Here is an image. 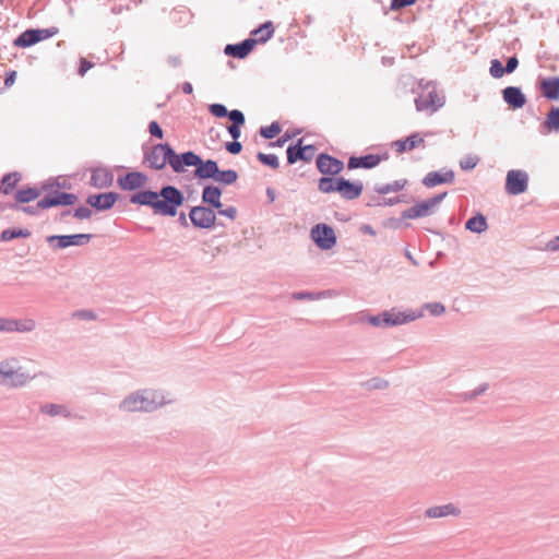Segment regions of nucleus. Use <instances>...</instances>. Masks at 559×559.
Wrapping results in <instances>:
<instances>
[{"mask_svg": "<svg viewBox=\"0 0 559 559\" xmlns=\"http://www.w3.org/2000/svg\"><path fill=\"white\" fill-rule=\"evenodd\" d=\"M130 202L150 206L155 215L174 217L183 204V193L175 186L166 185L159 191L142 190L130 197Z\"/></svg>", "mask_w": 559, "mask_h": 559, "instance_id": "1", "label": "nucleus"}, {"mask_svg": "<svg viewBox=\"0 0 559 559\" xmlns=\"http://www.w3.org/2000/svg\"><path fill=\"white\" fill-rule=\"evenodd\" d=\"M166 404L164 394L160 391L144 389L138 390L126 396L119 404L123 412H144L151 413Z\"/></svg>", "mask_w": 559, "mask_h": 559, "instance_id": "2", "label": "nucleus"}, {"mask_svg": "<svg viewBox=\"0 0 559 559\" xmlns=\"http://www.w3.org/2000/svg\"><path fill=\"white\" fill-rule=\"evenodd\" d=\"M37 374H31L20 364L17 357L11 356L0 360V385L10 389L26 386Z\"/></svg>", "mask_w": 559, "mask_h": 559, "instance_id": "3", "label": "nucleus"}, {"mask_svg": "<svg viewBox=\"0 0 559 559\" xmlns=\"http://www.w3.org/2000/svg\"><path fill=\"white\" fill-rule=\"evenodd\" d=\"M318 190L322 193L337 192L344 200L352 201L361 195L364 185L344 177H321L318 180Z\"/></svg>", "mask_w": 559, "mask_h": 559, "instance_id": "4", "label": "nucleus"}, {"mask_svg": "<svg viewBox=\"0 0 559 559\" xmlns=\"http://www.w3.org/2000/svg\"><path fill=\"white\" fill-rule=\"evenodd\" d=\"M39 206H46L47 210L56 206H69L78 202L79 198L74 193L59 191V178L51 177L41 181V194Z\"/></svg>", "mask_w": 559, "mask_h": 559, "instance_id": "5", "label": "nucleus"}, {"mask_svg": "<svg viewBox=\"0 0 559 559\" xmlns=\"http://www.w3.org/2000/svg\"><path fill=\"white\" fill-rule=\"evenodd\" d=\"M419 85L427 94L420 95L415 99L418 111L431 110V112H435L444 105V97L438 95L435 82L429 81L425 85L420 82Z\"/></svg>", "mask_w": 559, "mask_h": 559, "instance_id": "6", "label": "nucleus"}, {"mask_svg": "<svg viewBox=\"0 0 559 559\" xmlns=\"http://www.w3.org/2000/svg\"><path fill=\"white\" fill-rule=\"evenodd\" d=\"M310 234L313 242L321 250H330L336 245L335 231L328 224L319 223L314 225Z\"/></svg>", "mask_w": 559, "mask_h": 559, "instance_id": "7", "label": "nucleus"}, {"mask_svg": "<svg viewBox=\"0 0 559 559\" xmlns=\"http://www.w3.org/2000/svg\"><path fill=\"white\" fill-rule=\"evenodd\" d=\"M169 151H171L169 143L155 144L150 151L144 152V162L148 164L150 168L160 170L167 164L169 165Z\"/></svg>", "mask_w": 559, "mask_h": 559, "instance_id": "8", "label": "nucleus"}, {"mask_svg": "<svg viewBox=\"0 0 559 559\" xmlns=\"http://www.w3.org/2000/svg\"><path fill=\"white\" fill-rule=\"evenodd\" d=\"M189 219L194 227L209 229L215 225L216 213L210 206L197 205L191 207Z\"/></svg>", "mask_w": 559, "mask_h": 559, "instance_id": "9", "label": "nucleus"}, {"mask_svg": "<svg viewBox=\"0 0 559 559\" xmlns=\"http://www.w3.org/2000/svg\"><path fill=\"white\" fill-rule=\"evenodd\" d=\"M304 140L298 139L296 143L290 144L287 150V164L293 165L298 160L309 163L313 159L317 147L313 144L302 145Z\"/></svg>", "mask_w": 559, "mask_h": 559, "instance_id": "10", "label": "nucleus"}, {"mask_svg": "<svg viewBox=\"0 0 559 559\" xmlns=\"http://www.w3.org/2000/svg\"><path fill=\"white\" fill-rule=\"evenodd\" d=\"M528 187V175L524 170H509L506 178V191L510 195L524 193Z\"/></svg>", "mask_w": 559, "mask_h": 559, "instance_id": "11", "label": "nucleus"}, {"mask_svg": "<svg viewBox=\"0 0 559 559\" xmlns=\"http://www.w3.org/2000/svg\"><path fill=\"white\" fill-rule=\"evenodd\" d=\"M169 166L175 173L181 174L186 171V167H194L199 160V155L193 151H187L181 154H177L171 147L168 152Z\"/></svg>", "mask_w": 559, "mask_h": 559, "instance_id": "12", "label": "nucleus"}, {"mask_svg": "<svg viewBox=\"0 0 559 559\" xmlns=\"http://www.w3.org/2000/svg\"><path fill=\"white\" fill-rule=\"evenodd\" d=\"M316 165L323 177H335L344 169L343 160L328 153H320L317 156Z\"/></svg>", "mask_w": 559, "mask_h": 559, "instance_id": "13", "label": "nucleus"}, {"mask_svg": "<svg viewBox=\"0 0 559 559\" xmlns=\"http://www.w3.org/2000/svg\"><path fill=\"white\" fill-rule=\"evenodd\" d=\"M90 234L52 235L47 237V242L57 249H66L72 246H84L91 239Z\"/></svg>", "mask_w": 559, "mask_h": 559, "instance_id": "14", "label": "nucleus"}, {"mask_svg": "<svg viewBox=\"0 0 559 559\" xmlns=\"http://www.w3.org/2000/svg\"><path fill=\"white\" fill-rule=\"evenodd\" d=\"M388 158V153H384L382 155L367 154L362 156H350L347 162V168L349 170L357 168L371 169L378 166L382 160H386Z\"/></svg>", "mask_w": 559, "mask_h": 559, "instance_id": "15", "label": "nucleus"}, {"mask_svg": "<svg viewBox=\"0 0 559 559\" xmlns=\"http://www.w3.org/2000/svg\"><path fill=\"white\" fill-rule=\"evenodd\" d=\"M147 176L141 171H130L118 178V186L121 190L133 191L144 187Z\"/></svg>", "mask_w": 559, "mask_h": 559, "instance_id": "16", "label": "nucleus"}, {"mask_svg": "<svg viewBox=\"0 0 559 559\" xmlns=\"http://www.w3.org/2000/svg\"><path fill=\"white\" fill-rule=\"evenodd\" d=\"M257 40L249 37L240 43L226 45L224 52L229 57L243 59L253 50Z\"/></svg>", "mask_w": 559, "mask_h": 559, "instance_id": "17", "label": "nucleus"}, {"mask_svg": "<svg viewBox=\"0 0 559 559\" xmlns=\"http://www.w3.org/2000/svg\"><path fill=\"white\" fill-rule=\"evenodd\" d=\"M504 103L512 109H521L526 104V96L518 86H507L502 90Z\"/></svg>", "mask_w": 559, "mask_h": 559, "instance_id": "18", "label": "nucleus"}, {"mask_svg": "<svg viewBox=\"0 0 559 559\" xmlns=\"http://www.w3.org/2000/svg\"><path fill=\"white\" fill-rule=\"evenodd\" d=\"M218 164L214 159H202L201 156L194 169V177L201 180L215 179Z\"/></svg>", "mask_w": 559, "mask_h": 559, "instance_id": "19", "label": "nucleus"}, {"mask_svg": "<svg viewBox=\"0 0 559 559\" xmlns=\"http://www.w3.org/2000/svg\"><path fill=\"white\" fill-rule=\"evenodd\" d=\"M433 209L428 200L420 201L409 209L404 210L401 213L402 219H416L420 217L429 216L433 213Z\"/></svg>", "mask_w": 559, "mask_h": 559, "instance_id": "20", "label": "nucleus"}, {"mask_svg": "<svg viewBox=\"0 0 559 559\" xmlns=\"http://www.w3.org/2000/svg\"><path fill=\"white\" fill-rule=\"evenodd\" d=\"M222 189L218 186L207 185L202 190V203L207 204L210 207L219 210L223 204L221 202Z\"/></svg>", "mask_w": 559, "mask_h": 559, "instance_id": "21", "label": "nucleus"}, {"mask_svg": "<svg viewBox=\"0 0 559 559\" xmlns=\"http://www.w3.org/2000/svg\"><path fill=\"white\" fill-rule=\"evenodd\" d=\"M454 178V171L451 169L443 174L439 171H430L423 178L421 182L427 188H433L442 183H452Z\"/></svg>", "mask_w": 559, "mask_h": 559, "instance_id": "22", "label": "nucleus"}, {"mask_svg": "<svg viewBox=\"0 0 559 559\" xmlns=\"http://www.w3.org/2000/svg\"><path fill=\"white\" fill-rule=\"evenodd\" d=\"M461 510L453 503H447L442 506H433L425 511V516L429 519H440L445 516H459Z\"/></svg>", "mask_w": 559, "mask_h": 559, "instance_id": "23", "label": "nucleus"}, {"mask_svg": "<svg viewBox=\"0 0 559 559\" xmlns=\"http://www.w3.org/2000/svg\"><path fill=\"white\" fill-rule=\"evenodd\" d=\"M389 312L391 314L392 326H397L408 322H413L424 316L423 311H399L395 308H392L391 310H389Z\"/></svg>", "mask_w": 559, "mask_h": 559, "instance_id": "24", "label": "nucleus"}, {"mask_svg": "<svg viewBox=\"0 0 559 559\" xmlns=\"http://www.w3.org/2000/svg\"><path fill=\"white\" fill-rule=\"evenodd\" d=\"M40 413L50 417L61 416L67 419L75 418V415L64 404L45 403L40 406Z\"/></svg>", "mask_w": 559, "mask_h": 559, "instance_id": "25", "label": "nucleus"}, {"mask_svg": "<svg viewBox=\"0 0 559 559\" xmlns=\"http://www.w3.org/2000/svg\"><path fill=\"white\" fill-rule=\"evenodd\" d=\"M543 96L548 100H559V76L544 79L540 83Z\"/></svg>", "mask_w": 559, "mask_h": 559, "instance_id": "26", "label": "nucleus"}, {"mask_svg": "<svg viewBox=\"0 0 559 559\" xmlns=\"http://www.w3.org/2000/svg\"><path fill=\"white\" fill-rule=\"evenodd\" d=\"M423 143L424 139L420 136L418 132H415L403 140L394 141L392 143V146L395 148L397 153L401 154L405 151H412Z\"/></svg>", "mask_w": 559, "mask_h": 559, "instance_id": "27", "label": "nucleus"}, {"mask_svg": "<svg viewBox=\"0 0 559 559\" xmlns=\"http://www.w3.org/2000/svg\"><path fill=\"white\" fill-rule=\"evenodd\" d=\"M41 194V182L35 187H27L15 192L14 199L17 204H25L36 200Z\"/></svg>", "mask_w": 559, "mask_h": 559, "instance_id": "28", "label": "nucleus"}, {"mask_svg": "<svg viewBox=\"0 0 559 559\" xmlns=\"http://www.w3.org/2000/svg\"><path fill=\"white\" fill-rule=\"evenodd\" d=\"M273 34L274 25L271 21H266L250 33V38L257 40V44H264L273 36Z\"/></svg>", "mask_w": 559, "mask_h": 559, "instance_id": "29", "label": "nucleus"}, {"mask_svg": "<svg viewBox=\"0 0 559 559\" xmlns=\"http://www.w3.org/2000/svg\"><path fill=\"white\" fill-rule=\"evenodd\" d=\"M465 228L475 234H481L488 229L487 218L481 213H476L465 223Z\"/></svg>", "mask_w": 559, "mask_h": 559, "instance_id": "30", "label": "nucleus"}, {"mask_svg": "<svg viewBox=\"0 0 559 559\" xmlns=\"http://www.w3.org/2000/svg\"><path fill=\"white\" fill-rule=\"evenodd\" d=\"M37 43L36 28H27L13 40V45L20 48H28Z\"/></svg>", "mask_w": 559, "mask_h": 559, "instance_id": "31", "label": "nucleus"}, {"mask_svg": "<svg viewBox=\"0 0 559 559\" xmlns=\"http://www.w3.org/2000/svg\"><path fill=\"white\" fill-rule=\"evenodd\" d=\"M21 179L17 171L5 174L0 181V191L5 195L11 194Z\"/></svg>", "mask_w": 559, "mask_h": 559, "instance_id": "32", "label": "nucleus"}, {"mask_svg": "<svg viewBox=\"0 0 559 559\" xmlns=\"http://www.w3.org/2000/svg\"><path fill=\"white\" fill-rule=\"evenodd\" d=\"M407 185V180L406 179H399V180H394L393 182H390V183H384V185H376L374 186V191L378 193V194H388L390 192H397V191H401L405 188V186Z\"/></svg>", "mask_w": 559, "mask_h": 559, "instance_id": "33", "label": "nucleus"}, {"mask_svg": "<svg viewBox=\"0 0 559 559\" xmlns=\"http://www.w3.org/2000/svg\"><path fill=\"white\" fill-rule=\"evenodd\" d=\"M31 235L26 228H8L0 234V240L7 242L15 238H28Z\"/></svg>", "mask_w": 559, "mask_h": 559, "instance_id": "34", "label": "nucleus"}, {"mask_svg": "<svg viewBox=\"0 0 559 559\" xmlns=\"http://www.w3.org/2000/svg\"><path fill=\"white\" fill-rule=\"evenodd\" d=\"M238 179V173L234 169H226V170H221L219 167L217 168V171H216V178L214 179V181L221 183V185H224V186H229V185H233L237 181Z\"/></svg>", "mask_w": 559, "mask_h": 559, "instance_id": "35", "label": "nucleus"}, {"mask_svg": "<svg viewBox=\"0 0 559 559\" xmlns=\"http://www.w3.org/2000/svg\"><path fill=\"white\" fill-rule=\"evenodd\" d=\"M36 328V322L33 319L26 318L22 320L13 319V332L29 333Z\"/></svg>", "mask_w": 559, "mask_h": 559, "instance_id": "36", "label": "nucleus"}, {"mask_svg": "<svg viewBox=\"0 0 559 559\" xmlns=\"http://www.w3.org/2000/svg\"><path fill=\"white\" fill-rule=\"evenodd\" d=\"M331 296L329 290H323L319 293H312V292H295L293 293L292 297L295 300H319L321 298H325Z\"/></svg>", "mask_w": 559, "mask_h": 559, "instance_id": "37", "label": "nucleus"}, {"mask_svg": "<svg viewBox=\"0 0 559 559\" xmlns=\"http://www.w3.org/2000/svg\"><path fill=\"white\" fill-rule=\"evenodd\" d=\"M549 131H559V107H551L544 122Z\"/></svg>", "mask_w": 559, "mask_h": 559, "instance_id": "38", "label": "nucleus"}, {"mask_svg": "<svg viewBox=\"0 0 559 559\" xmlns=\"http://www.w3.org/2000/svg\"><path fill=\"white\" fill-rule=\"evenodd\" d=\"M487 390H488V384L481 383L480 385H478L476 389H474L472 391L460 393L457 395V399L460 402H471V401L475 400L477 396L485 393Z\"/></svg>", "mask_w": 559, "mask_h": 559, "instance_id": "39", "label": "nucleus"}, {"mask_svg": "<svg viewBox=\"0 0 559 559\" xmlns=\"http://www.w3.org/2000/svg\"><path fill=\"white\" fill-rule=\"evenodd\" d=\"M282 131L281 124L277 121L272 122L270 126L260 128V135L266 140L274 139Z\"/></svg>", "mask_w": 559, "mask_h": 559, "instance_id": "40", "label": "nucleus"}, {"mask_svg": "<svg viewBox=\"0 0 559 559\" xmlns=\"http://www.w3.org/2000/svg\"><path fill=\"white\" fill-rule=\"evenodd\" d=\"M257 158L260 163H262L265 166H269L273 169H277L280 166L278 157L275 154H265L262 152H259L257 154Z\"/></svg>", "mask_w": 559, "mask_h": 559, "instance_id": "41", "label": "nucleus"}, {"mask_svg": "<svg viewBox=\"0 0 559 559\" xmlns=\"http://www.w3.org/2000/svg\"><path fill=\"white\" fill-rule=\"evenodd\" d=\"M86 202L92 207L96 209L97 211H104L105 210V192L90 195L87 198Z\"/></svg>", "mask_w": 559, "mask_h": 559, "instance_id": "42", "label": "nucleus"}, {"mask_svg": "<svg viewBox=\"0 0 559 559\" xmlns=\"http://www.w3.org/2000/svg\"><path fill=\"white\" fill-rule=\"evenodd\" d=\"M423 309L427 310L433 317H439L445 312L444 305L439 301L427 302L423 306Z\"/></svg>", "mask_w": 559, "mask_h": 559, "instance_id": "43", "label": "nucleus"}, {"mask_svg": "<svg viewBox=\"0 0 559 559\" xmlns=\"http://www.w3.org/2000/svg\"><path fill=\"white\" fill-rule=\"evenodd\" d=\"M489 73L495 79H500L506 74V69L498 59L490 61Z\"/></svg>", "mask_w": 559, "mask_h": 559, "instance_id": "44", "label": "nucleus"}, {"mask_svg": "<svg viewBox=\"0 0 559 559\" xmlns=\"http://www.w3.org/2000/svg\"><path fill=\"white\" fill-rule=\"evenodd\" d=\"M90 183L97 188L105 187V169L97 168L93 171Z\"/></svg>", "mask_w": 559, "mask_h": 559, "instance_id": "45", "label": "nucleus"}, {"mask_svg": "<svg viewBox=\"0 0 559 559\" xmlns=\"http://www.w3.org/2000/svg\"><path fill=\"white\" fill-rule=\"evenodd\" d=\"M209 111L216 118H225L229 115V110L223 104L214 103L209 106Z\"/></svg>", "mask_w": 559, "mask_h": 559, "instance_id": "46", "label": "nucleus"}, {"mask_svg": "<svg viewBox=\"0 0 559 559\" xmlns=\"http://www.w3.org/2000/svg\"><path fill=\"white\" fill-rule=\"evenodd\" d=\"M41 210H47L46 206H39V201L35 204V205H23V204H19V209H16V211H21L27 215H31V216H38L39 215V212Z\"/></svg>", "mask_w": 559, "mask_h": 559, "instance_id": "47", "label": "nucleus"}, {"mask_svg": "<svg viewBox=\"0 0 559 559\" xmlns=\"http://www.w3.org/2000/svg\"><path fill=\"white\" fill-rule=\"evenodd\" d=\"M58 32H59V28L56 26L48 27V28H36L38 43L57 35Z\"/></svg>", "mask_w": 559, "mask_h": 559, "instance_id": "48", "label": "nucleus"}, {"mask_svg": "<svg viewBox=\"0 0 559 559\" xmlns=\"http://www.w3.org/2000/svg\"><path fill=\"white\" fill-rule=\"evenodd\" d=\"M479 162V158L474 155L465 156L460 160V167L462 170H472L474 169Z\"/></svg>", "mask_w": 559, "mask_h": 559, "instance_id": "49", "label": "nucleus"}, {"mask_svg": "<svg viewBox=\"0 0 559 559\" xmlns=\"http://www.w3.org/2000/svg\"><path fill=\"white\" fill-rule=\"evenodd\" d=\"M73 318L84 320V321H92L97 318L96 313L92 310H76L72 313Z\"/></svg>", "mask_w": 559, "mask_h": 559, "instance_id": "50", "label": "nucleus"}, {"mask_svg": "<svg viewBox=\"0 0 559 559\" xmlns=\"http://www.w3.org/2000/svg\"><path fill=\"white\" fill-rule=\"evenodd\" d=\"M400 202H404V195H397L394 198H383L374 203L377 206H393Z\"/></svg>", "mask_w": 559, "mask_h": 559, "instance_id": "51", "label": "nucleus"}, {"mask_svg": "<svg viewBox=\"0 0 559 559\" xmlns=\"http://www.w3.org/2000/svg\"><path fill=\"white\" fill-rule=\"evenodd\" d=\"M227 117L231 121V124H235V122H237L238 126H242L246 121L243 112L238 109L230 110Z\"/></svg>", "mask_w": 559, "mask_h": 559, "instance_id": "52", "label": "nucleus"}, {"mask_svg": "<svg viewBox=\"0 0 559 559\" xmlns=\"http://www.w3.org/2000/svg\"><path fill=\"white\" fill-rule=\"evenodd\" d=\"M93 67H94V63L92 61L87 60L84 57H81L79 60L78 74L83 78L86 74V72L90 69H92Z\"/></svg>", "mask_w": 559, "mask_h": 559, "instance_id": "53", "label": "nucleus"}, {"mask_svg": "<svg viewBox=\"0 0 559 559\" xmlns=\"http://www.w3.org/2000/svg\"><path fill=\"white\" fill-rule=\"evenodd\" d=\"M416 0H391L390 9L392 11H397L403 8L415 4Z\"/></svg>", "mask_w": 559, "mask_h": 559, "instance_id": "54", "label": "nucleus"}, {"mask_svg": "<svg viewBox=\"0 0 559 559\" xmlns=\"http://www.w3.org/2000/svg\"><path fill=\"white\" fill-rule=\"evenodd\" d=\"M148 132H150V134L152 136L157 138V139H163V136H164L163 129L160 128L158 122L155 121V120L150 122V124H148Z\"/></svg>", "mask_w": 559, "mask_h": 559, "instance_id": "55", "label": "nucleus"}, {"mask_svg": "<svg viewBox=\"0 0 559 559\" xmlns=\"http://www.w3.org/2000/svg\"><path fill=\"white\" fill-rule=\"evenodd\" d=\"M92 215V210L88 207V206H85V205H81L79 206L74 213H73V216L79 218V219H86V218H90Z\"/></svg>", "mask_w": 559, "mask_h": 559, "instance_id": "56", "label": "nucleus"}, {"mask_svg": "<svg viewBox=\"0 0 559 559\" xmlns=\"http://www.w3.org/2000/svg\"><path fill=\"white\" fill-rule=\"evenodd\" d=\"M225 148L228 153L237 155L242 151V144L238 140H234L231 142H227L225 144Z\"/></svg>", "mask_w": 559, "mask_h": 559, "instance_id": "57", "label": "nucleus"}, {"mask_svg": "<svg viewBox=\"0 0 559 559\" xmlns=\"http://www.w3.org/2000/svg\"><path fill=\"white\" fill-rule=\"evenodd\" d=\"M0 332L12 333L13 332V319L0 318Z\"/></svg>", "mask_w": 559, "mask_h": 559, "instance_id": "58", "label": "nucleus"}, {"mask_svg": "<svg viewBox=\"0 0 559 559\" xmlns=\"http://www.w3.org/2000/svg\"><path fill=\"white\" fill-rule=\"evenodd\" d=\"M518 66H519V59L516 58V56H512V57L508 58L506 66H504L506 73L510 74V73L514 72L516 70Z\"/></svg>", "mask_w": 559, "mask_h": 559, "instance_id": "59", "label": "nucleus"}, {"mask_svg": "<svg viewBox=\"0 0 559 559\" xmlns=\"http://www.w3.org/2000/svg\"><path fill=\"white\" fill-rule=\"evenodd\" d=\"M217 213L233 221L237 216V209L235 206H228L226 209H223L222 206L219 210H217Z\"/></svg>", "mask_w": 559, "mask_h": 559, "instance_id": "60", "label": "nucleus"}, {"mask_svg": "<svg viewBox=\"0 0 559 559\" xmlns=\"http://www.w3.org/2000/svg\"><path fill=\"white\" fill-rule=\"evenodd\" d=\"M240 127L241 126H238L237 122H235V124H230L227 127V131L230 134V136L233 138V140H238L240 138V135H241Z\"/></svg>", "mask_w": 559, "mask_h": 559, "instance_id": "61", "label": "nucleus"}, {"mask_svg": "<svg viewBox=\"0 0 559 559\" xmlns=\"http://www.w3.org/2000/svg\"><path fill=\"white\" fill-rule=\"evenodd\" d=\"M447 194H448L447 192L438 193V194H436L432 198L427 199V200L430 203V205L432 206V209L435 210V207L444 200Z\"/></svg>", "mask_w": 559, "mask_h": 559, "instance_id": "62", "label": "nucleus"}, {"mask_svg": "<svg viewBox=\"0 0 559 559\" xmlns=\"http://www.w3.org/2000/svg\"><path fill=\"white\" fill-rule=\"evenodd\" d=\"M293 138L292 134H288L287 132L284 133L282 136H280L274 142L270 143V146H278L282 147L287 141H289Z\"/></svg>", "mask_w": 559, "mask_h": 559, "instance_id": "63", "label": "nucleus"}, {"mask_svg": "<svg viewBox=\"0 0 559 559\" xmlns=\"http://www.w3.org/2000/svg\"><path fill=\"white\" fill-rule=\"evenodd\" d=\"M119 194L112 191L107 192V210L112 207L117 200L119 199Z\"/></svg>", "mask_w": 559, "mask_h": 559, "instance_id": "64", "label": "nucleus"}]
</instances>
